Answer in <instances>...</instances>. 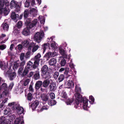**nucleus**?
Segmentation results:
<instances>
[{"label":"nucleus","mask_w":124,"mask_h":124,"mask_svg":"<svg viewBox=\"0 0 124 124\" xmlns=\"http://www.w3.org/2000/svg\"><path fill=\"white\" fill-rule=\"evenodd\" d=\"M21 4V2H18L15 0H12L10 3V8L12 9L15 8V11L19 12L20 10Z\"/></svg>","instance_id":"obj_7"},{"label":"nucleus","mask_w":124,"mask_h":124,"mask_svg":"<svg viewBox=\"0 0 124 124\" xmlns=\"http://www.w3.org/2000/svg\"><path fill=\"white\" fill-rule=\"evenodd\" d=\"M31 21V18L27 19L25 21V23L27 27L23 30L22 32V34L24 35L27 36L29 35L30 29L36 25L38 21L37 19H34L32 22Z\"/></svg>","instance_id":"obj_1"},{"label":"nucleus","mask_w":124,"mask_h":124,"mask_svg":"<svg viewBox=\"0 0 124 124\" xmlns=\"http://www.w3.org/2000/svg\"><path fill=\"white\" fill-rule=\"evenodd\" d=\"M49 44L48 43H45L43 44V53H44L45 52L46 49L49 47Z\"/></svg>","instance_id":"obj_29"},{"label":"nucleus","mask_w":124,"mask_h":124,"mask_svg":"<svg viewBox=\"0 0 124 124\" xmlns=\"http://www.w3.org/2000/svg\"><path fill=\"white\" fill-rule=\"evenodd\" d=\"M29 70L25 67L24 70L22 74V75L23 76L26 75L28 73Z\"/></svg>","instance_id":"obj_35"},{"label":"nucleus","mask_w":124,"mask_h":124,"mask_svg":"<svg viewBox=\"0 0 124 124\" xmlns=\"http://www.w3.org/2000/svg\"><path fill=\"white\" fill-rule=\"evenodd\" d=\"M39 104V101L36 100L31 105V107L32 108V110H34L37 107Z\"/></svg>","instance_id":"obj_13"},{"label":"nucleus","mask_w":124,"mask_h":124,"mask_svg":"<svg viewBox=\"0 0 124 124\" xmlns=\"http://www.w3.org/2000/svg\"><path fill=\"white\" fill-rule=\"evenodd\" d=\"M25 61H23L20 64V67H23L24 66L25 64Z\"/></svg>","instance_id":"obj_48"},{"label":"nucleus","mask_w":124,"mask_h":124,"mask_svg":"<svg viewBox=\"0 0 124 124\" xmlns=\"http://www.w3.org/2000/svg\"><path fill=\"white\" fill-rule=\"evenodd\" d=\"M18 106L17 104L13 105L12 108V110H15L17 109V108L18 107Z\"/></svg>","instance_id":"obj_47"},{"label":"nucleus","mask_w":124,"mask_h":124,"mask_svg":"<svg viewBox=\"0 0 124 124\" xmlns=\"http://www.w3.org/2000/svg\"><path fill=\"white\" fill-rule=\"evenodd\" d=\"M57 62L56 59L52 58L50 59L48 62V63L50 65L54 66L56 63Z\"/></svg>","instance_id":"obj_16"},{"label":"nucleus","mask_w":124,"mask_h":124,"mask_svg":"<svg viewBox=\"0 0 124 124\" xmlns=\"http://www.w3.org/2000/svg\"><path fill=\"white\" fill-rule=\"evenodd\" d=\"M83 100V109L85 110L87 109L88 100L86 98H83L82 99Z\"/></svg>","instance_id":"obj_12"},{"label":"nucleus","mask_w":124,"mask_h":124,"mask_svg":"<svg viewBox=\"0 0 124 124\" xmlns=\"http://www.w3.org/2000/svg\"><path fill=\"white\" fill-rule=\"evenodd\" d=\"M50 95V98L52 99H53L55 97V95L54 93H51Z\"/></svg>","instance_id":"obj_50"},{"label":"nucleus","mask_w":124,"mask_h":124,"mask_svg":"<svg viewBox=\"0 0 124 124\" xmlns=\"http://www.w3.org/2000/svg\"><path fill=\"white\" fill-rule=\"evenodd\" d=\"M76 99H74V107L76 108L80 106L82 102L83 101L82 99L83 98H86L85 97H82L80 93H76L75 94Z\"/></svg>","instance_id":"obj_2"},{"label":"nucleus","mask_w":124,"mask_h":124,"mask_svg":"<svg viewBox=\"0 0 124 124\" xmlns=\"http://www.w3.org/2000/svg\"><path fill=\"white\" fill-rule=\"evenodd\" d=\"M42 82L41 81L36 82L35 85V88L36 90H38L42 85Z\"/></svg>","instance_id":"obj_14"},{"label":"nucleus","mask_w":124,"mask_h":124,"mask_svg":"<svg viewBox=\"0 0 124 124\" xmlns=\"http://www.w3.org/2000/svg\"><path fill=\"white\" fill-rule=\"evenodd\" d=\"M75 91L76 93H80L81 92V89L79 87V85H76L75 86Z\"/></svg>","instance_id":"obj_31"},{"label":"nucleus","mask_w":124,"mask_h":124,"mask_svg":"<svg viewBox=\"0 0 124 124\" xmlns=\"http://www.w3.org/2000/svg\"><path fill=\"white\" fill-rule=\"evenodd\" d=\"M55 46L56 44L55 43H53L51 44V47L53 48Z\"/></svg>","instance_id":"obj_62"},{"label":"nucleus","mask_w":124,"mask_h":124,"mask_svg":"<svg viewBox=\"0 0 124 124\" xmlns=\"http://www.w3.org/2000/svg\"><path fill=\"white\" fill-rule=\"evenodd\" d=\"M21 118H16L14 121L15 124H19L20 123Z\"/></svg>","instance_id":"obj_40"},{"label":"nucleus","mask_w":124,"mask_h":124,"mask_svg":"<svg viewBox=\"0 0 124 124\" xmlns=\"http://www.w3.org/2000/svg\"><path fill=\"white\" fill-rule=\"evenodd\" d=\"M23 67H21L19 68L18 70V72L19 73H21L22 71L23 70Z\"/></svg>","instance_id":"obj_58"},{"label":"nucleus","mask_w":124,"mask_h":124,"mask_svg":"<svg viewBox=\"0 0 124 124\" xmlns=\"http://www.w3.org/2000/svg\"><path fill=\"white\" fill-rule=\"evenodd\" d=\"M19 15L16 14L15 12H12L11 14V17L12 19H18L19 18Z\"/></svg>","instance_id":"obj_20"},{"label":"nucleus","mask_w":124,"mask_h":124,"mask_svg":"<svg viewBox=\"0 0 124 124\" xmlns=\"http://www.w3.org/2000/svg\"><path fill=\"white\" fill-rule=\"evenodd\" d=\"M34 72L32 71L30 72V73L28 75V77L29 78L31 77L33 75H34Z\"/></svg>","instance_id":"obj_55"},{"label":"nucleus","mask_w":124,"mask_h":124,"mask_svg":"<svg viewBox=\"0 0 124 124\" xmlns=\"http://www.w3.org/2000/svg\"><path fill=\"white\" fill-rule=\"evenodd\" d=\"M33 98L32 94L31 93H29L27 95V100L30 101H31Z\"/></svg>","instance_id":"obj_32"},{"label":"nucleus","mask_w":124,"mask_h":124,"mask_svg":"<svg viewBox=\"0 0 124 124\" xmlns=\"http://www.w3.org/2000/svg\"><path fill=\"white\" fill-rule=\"evenodd\" d=\"M41 98L42 100L43 101L46 102L48 101L49 97L47 95L44 94L41 96Z\"/></svg>","instance_id":"obj_24"},{"label":"nucleus","mask_w":124,"mask_h":124,"mask_svg":"<svg viewBox=\"0 0 124 124\" xmlns=\"http://www.w3.org/2000/svg\"><path fill=\"white\" fill-rule=\"evenodd\" d=\"M16 74L15 72H11L8 73V77L10 80H12L16 77Z\"/></svg>","instance_id":"obj_15"},{"label":"nucleus","mask_w":124,"mask_h":124,"mask_svg":"<svg viewBox=\"0 0 124 124\" xmlns=\"http://www.w3.org/2000/svg\"><path fill=\"white\" fill-rule=\"evenodd\" d=\"M29 12L28 10H25L24 12L23 17L24 19H26L28 17L29 15Z\"/></svg>","instance_id":"obj_30"},{"label":"nucleus","mask_w":124,"mask_h":124,"mask_svg":"<svg viewBox=\"0 0 124 124\" xmlns=\"http://www.w3.org/2000/svg\"><path fill=\"white\" fill-rule=\"evenodd\" d=\"M11 121L9 119H5L4 116H1L0 119V124H10Z\"/></svg>","instance_id":"obj_9"},{"label":"nucleus","mask_w":124,"mask_h":124,"mask_svg":"<svg viewBox=\"0 0 124 124\" xmlns=\"http://www.w3.org/2000/svg\"><path fill=\"white\" fill-rule=\"evenodd\" d=\"M6 47V46L4 44H2L0 45V50H3Z\"/></svg>","instance_id":"obj_42"},{"label":"nucleus","mask_w":124,"mask_h":124,"mask_svg":"<svg viewBox=\"0 0 124 124\" xmlns=\"http://www.w3.org/2000/svg\"><path fill=\"white\" fill-rule=\"evenodd\" d=\"M59 52L60 54L63 56H65V52L64 50H60Z\"/></svg>","instance_id":"obj_46"},{"label":"nucleus","mask_w":124,"mask_h":124,"mask_svg":"<svg viewBox=\"0 0 124 124\" xmlns=\"http://www.w3.org/2000/svg\"><path fill=\"white\" fill-rule=\"evenodd\" d=\"M59 75V73L58 72L56 71L54 72V77L56 78H57L58 77Z\"/></svg>","instance_id":"obj_57"},{"label":"nucleus","mask_w":124,"mask_h":124,"mask_svg":"<svg viewBox=\"0 0 124 124\" xmlns=\"http://www.w3.org/2000/svg\"><path fill=\"white\" fill-rule=\"evenodd\" d=\"M25 56V54L23 53H21L20 56V60L21 61H23L24 60Z\"/></svg>","instance_id":"obj_44"},{"label":"nucleus","mask_w":124,"mask_h":124,"mask_svg":"<svg viewBox=\"0 0 124 124\" xmlns=\"http://www.w3.org/2000/svg\"><path fill=\"white\" fill-rule=\"evenodd\" d=\"M74 86V84L72 81H69L68 84L66 85V88H73Z\"/></svg>","instance_id":"obj_18"},{"label":"nucleus","mask_w":124,"mask_h":124,"mask_svg":"<svg viewBox=\"0 0 124 124\" xmlns=\"http://www.w3.org/2000/svg\"><path fill=\"white\" fill-rule=\"evenodd\" d=\"M14 46V44H12L11 45L10 48V49L11 50V51L12 50Z\"/></svg>","instance_id":"obj_64"},{"label":"nucleus","mask_w":124,"mask_h":124,"mask_svg":"<svg viewBox=\"0 0 124 124\" xmlns=\"http://www.w3.org/2000/svg\"><path fill=\"white\" fill-rule=\"evenodd\" d=\"M29 91L30 92H31L32 93L33 91V89L32 87V85H30L29 87Z\"/></svg>","instance_id":"obj_51"},{"label":"nucleus","mask_w":124,"mask_h":124,"mask_svg":"<svg viewBox=\"0 0 124 124\" xmlns=\"http://www.w3.org/2000/svg\"><path fill=\"white\" fill-rule=\"evenodd\" d=\"M8 86L7 84L5 83H3L0 86V90H8Z\"/></svg>","instance_id":"obj_21"},{"label":"nucleus","mask_w":124,"mask_h":124,"mask_svg":"<svg viewBox=\"0 0 124 124\" xmlns=\"http://www.w3.org/2000/svg\"><path fill=\"white\" fill-rule=\"evenodd\" d=\"M48 71V67L46 65H44L41 68V75L43 78L48 79L51 78L50 73Z\"/></svg>","instance_id":"obj_3"},{"label":"nucleus","mask_w":124,"mask_h":124,"mask_svg":"<svg viewBox=\"0 0 124 124\" xmlns=\"http://www.w3.org/2000/svg\"><path fill=\"white\" fill-rule=\"evenodd\" d=\"M89 100H91L93 103L94 102V97L92 95L90 96L89 97Z\"/></svg>","instance_id":"obj_53"},{"label":"nucleus","mask_w":124,"mask_h":124,"mask_svg":"<svg viewBox=\"0 0 124 124\" xmlns=\"http://www.w3.org/2000/svg\"><path fill=\"white\" fill-rule=\"evenodd\" d=\"M9 26L8 24L7 23L4 22L1 24L0 28L3 29V30L6 31H8L9 29Z\"/></svg>","instance_id":"obj_11"},{"label":"nucleus","mask_w":124,"mask_h":124,"mask_svg":"<svg viewBox=\"0 0 124 124\" xmlns=\"http://www.w3.org/2000/svg\"><path fill=\"white\" fill-rule=\"evenodd\" d=\"M39 46L36 45V43H35L33 42L30 43L29 47L28 48V51L27 52L26 54L27 55H29L31 53V50L32 48V52L34 53L38 49Z\"/></svg>","instance_id":"obj_5"},{"label":"nucleus","mask_w":124,"mask_h":124,"mask_svg":"<svg viewBox=\"0 0 124 124\" xmlns=\"http://www.w3.org/2000/svg\"><path fill=\"white\" fill-rule=\"evenodd\" d=\"M29 82V79H26L23 83V85L24 86H27Z\"/></svg>","instance_id":"obj_45"},{"label":"nucleus","mask_w":124,"mask_h":124,"mask_svg":"<svg viewBox=\"0 0 124 124\" xmlns=\"http://www.w3.org/2000/svg\"><path fill=\"white\" fill-rule=\"evenodd\" d=\"M25 7H28L30 5V2L28 1L27 0L26 1L25 3Z\"/></svg>","instance_id":"obj_52"},{"label":"nucleus","mask_w":124,"mask_h":124,"mask_svg":"<svg viewBox=\"0 0 124 124\" xmlns=\"http://www.w3.org/2000/svg\"><path fill=\"white\" fill-rule=\"evenodd\" d=\"M49 107L48 106H44L42 107L39 112H42L44 110H47L48 109Z\"/></svg>","instance_id":"obj_38"},{"label":"nucleus","mask_w":124,"mask_h":124,"mask_svg":"<svg viewBox=\"0 0 124 124\" xmlns=\"http://www.w3.org/2000/svg\"><path fill=\"white\" fill-rule=\"evenodd\" d=\"M63 71H64V74L66 75V78H68L71 76L68 74L69 71V68L66 67L65 68H62L60 69L59 71L60 72H62Z\"/></svg>","instance_id":"obj_10"},{"label":"nucleus","mask_w":124,"mask_h":124,"mask_svg":"<svg viewBox=\"0 0 124 124\" xmlns=\"http://www.w3.org/2000/svg\"><path fill=\"white\" fill-rule=\"evenodd\" d=\"M15 103V102H13L12 103H8V105L9 106H10L12 105L13 106L14 105Z\"/></svg>","instance_id":"obj_60"},{"label":"nucleus","mask_w":124,"mask_h":124,"mask_svg":"<svg viewBox=\"0 0 124 124\" xmlns=\"http://www.w3.org/2000/svg\"><path fill=\"white\" fill-rule=\"evenodd\" d=\"M74 100L73 99L69 98L67 100L66 102L67 105H70L73 102L74 103Z\"/></svg>","instance_id":"obj_36"},{"label":"nucleus","mask_w":124,"mask_h":124,"mask_svg":"<svg viewBox=\"0 0 124 124\" xmlns=\"http://www.w3.org/2000/svg\"><path fill=\"white\" fill-rule=\"evenodd\" d=\"M66 63V61L64 59H62L61 60L60 63L61 65V66H64Z\"/></svg>","instance_id":"obj_37"},{"label":"nucleus","mask_w":124,"mask_h":124,"mask_svg":"<svg viewBox=\"0 0 124 124\" xmlns=\"http://www.w3.org/2000/svg\"><path fill=\"white\" fill-rule=\"evenodd\" d=\"M17 110V112L18 114H21L24 112V109L22 107H18Z\"/></svg>","instance_id":"obj_28"},{"label":"nucleus","mask_w":124,"mask_h":124,"mask_svg":"<svg viewBox=\"0 0 124 124\" xmlns=\"http://www.w3.org/2000/svg\"><path fill=\"white\" fill-rule=\"evenodd\" d=\"M31 5L32 6H33L35 4V1L34 0H31Z\"/></svg>","instance_id":"obj_59"},{"label":"nucleus","mask_w":124,"mask_h":124,"mask_svg":"<svg viewBox=\"0 0 124 124\" xmlns=\"http://www.w3.org/2000/svg\"><path fill=\"white\" fill-rule=\"evenodd\" d=\"M19 63H16L14 64V66L13 67V69H16L19 66Z\"/></svg>","instance_id":"obj_49"},{"label":"nucleus","mask_w":124,"mask_h":124,"mask_svg":"<svg viewBox=\"0 0 124 124\" xmlns=\"http://www.w3.org/2000/svg\"><path fill=\"white\" fill-rule=\"evenodd\" d=\"M36 11V9L34 8H32L30 10V14H31L33 13H35Z\"/></svg>","instance_id":"obj_54"},{"label":"nucleus","mask_w":124,"mask_h":124,"mask_svg":"<svg viewBox=\"0 0 124 124\" xmlns=\"http://www.w3.org/2000/svg\"><path fill=\"white\" fill-rule=\"evenodd\" d=\"M41 55L39 53H38L35 56L34 59V61H37L39 63V64L40 60L39 58L41 57Z\"/></svg>","instance_id":"obj_23"},{"label":"nucleus","mask_w":124,"mask_h":124,"mask_svg":"<svg viewBox=\"0 0 124 124\" xmlns=\"http://www.w3.org/2000/svg\"><path fill=\"white\" fill-rule=\"evenodd\" d=\"M17 46L18 47V49L19 50H20L22 49L23 46L22 44H19Z\"/></svg>","instance_id":"obj_56"},{"label":"nucleus","mask_w":124,"mask_h":124,"mask_svg":"<svg viewBox=\"0 0 124 124\" xmlns=\"http://www.w3.org/2000/svg\"><path fill=\"white\" fill-rule=\"evenodd\" d=\"M33 77L35 80H37L39 78L40 76L39 72L38 71H36L34 72Z\"/></svg>","instance_id":"obj_22"},{"label":"nucleus","mask_w":124,"mask_h":124,"mask_svg":"<svg viewBox=\"0 0 124 124\" xmlns=\"http://www.w3.org/2000/svg\"><path fill=\"white\" fill-rule=\"evenodd\" d=\"M9 2L8 1H5V4L6 6H9Z\"/></svg>","instance_id":"obj_63"},{"label":"nucleus","mask_w":124,"mask_h":124,"mask_svg":"<svg viewBox=\"0 0 124 124\" xmlns=\"http://www.w3.org/2000/svg\"><path fill=\"white\" fill-rule=\"evenodd\" d=\"M22 26V22L21 21H19L17 23V27L18 28H21Z\"/></svg>","instance_id":"obj_39"},{"label":"nucleus","mask_w":124,"mask_h":124,"mask_svg":"<svg viewBox=\"0 0 124 124\" xmlns=\"http://www.w3.org/2000/svg\"><path fill=\"white\" fill-rule=\"evenodd\" d=\"M3 97H5V96H7L9 94V91L8 90H5L2 93Z\"/></svg>","instance_id":"obj_41"},{"label":"nucleus","mask_w":124,"mask_h":124,"mask_svg":"<svg viewBox=\"0 0 124 124\" xmlns=\"http://www.w3.org/2000/svg\"><path fill=\"white\" fill-rule=\"evenodd\" d=\"M0 67L2 70H6L8 67L6 64L4 63L3 64L1 61H0Z\"/></svg>","instance_id":"obj_26"},{"label":"nucleus","mask_w":124,"mask_h":124,"mask_svg":"<svg viewBox=\"0 0 124 124\" xmlns=\"http://www.w3.org/2000/svg\"><path fill=\"white\" fill-rule=\"evenodd\" d=\"M22 44L24 47L27 48L28 46H29L30 43V42L29 41L25 40L22 42Z\"/></svg>","instance_id":"obj_25"},{"label":"nucleus","mask_w":124,"mask_h":124,"mask_svg":"<svg viewBox=\"0 0 124 124\" xmlns=\"http://www.w3.org/2000/svg\"><path fill=\"white\" fill-rule=\"evenodd\" d=\"M56 103V101L54 100H50L48 102V104L49 105L52 106L55 105Z\"/></svg>","instance_id":"obj_27"},{"label":"nucleus","mask_w":124,"mask_h":124,"mask_svg":"<svg viewBox=\"0 0 124 124\" xmlns=\"http://www.w3.org/2000/svg\"><path fill=\"white\" fill-rule=\"evenodd\" d=\"M52 53L51 52H49L46 53L45 55V57L47 58H48L50 57L54 56V54L53 53L52 55H51Z\"/></svg>","instance_id":"obj_34"},{"label":"nucleus","mask_w":124,"mask_h":124,"mask_svg":"<svg viewBox=\"0 0 124 124\" xmlns=\"http://www.w3.org/2000/svg\"><path fill=\"white\" fill-rule=\"evenodd\" d=\"M37 61H34L33 63L31 61H29L27 63V65L25 67L29 70H34L38 67L39 65Z\"/></svg>","instance_id":"obj_6"},{"label":"nucleus","mask_w":124,"mask_h":124,"mask_svg":"<svg viewBox=\"0 0 124 124\" xmlns=\"http://www.w3.org/2000/svg\"><path fill=\"white\" fill-rule=\"evenodd\" d=\"M49 87L51 91H54L56 89V84L54 82H52L50 84Z\"/></svg>","instance_id":"obj_17"},{"label":"nucleus","mask_w":124,"mask_h":124,"mask_svg":"<svg viewBox=\"0 0 124 124\" xmlns=\"http://www.w3.org/2000/svg\"><path fill=\"white\" fill-rule=\"evenodd\" d=\"M4 0H0V14L3 13L5 16L7 15L10 12V9L5 7Z\"/></svg>","instance_id":"obj_4"},{"label":"nucleus","mask_w":124,"mask_h":124,"mask_svg":"<svg viewBox=\"0 0 124 124\" xmlns=\"http://www.w3.org/2000/svg\"><path fill=\"white\" fill-rule=\"evenodd\" d=\"M64 76L63 74H60L58 78V80L59 82L62 81L64 79Z\"/></svg>","instance_id":"obj_33"},{"label":"nucleus","mask_w":124,"mask_h":124,"mask_svg":"<svg viewBox=\"0 0 124 124\" xmlns=\"http://www.w3.org/2000/svg\"><path fill=\"white\" fill-rule=\"evenodd\" d=\"M44 36V34L43 31L41 33L37 32L34 36V40L39 43L41 42Z\"/></svg>","instance_id":"obj_8"},{"label":"nucleus","mask_w":124,"mask_h":124,"mask_svg":"<svg viewBox=\"0 0 124 124\" xmlns=\"http://www.w3.org/2000/svg\"><path fill=\"white\" fill-rule=\"evenodd\" d=\"M5 103V102H4L2 101V102H1L0 104V108H2L3 106L4 105Z\"/></svg>","instance_id":"obj_61"},{"label":"nucleus","mask_w":124,"mask_h":124,"mask_svg":"<svg viewBox=\"0 0 124 124\" xmlns=\"http://www.w3.org/2000/svg\"><path fill=\"white\" fill-rule=\"evenodd\" d=\"M14 85V84L13 82H12L10 83L9 86L8 87V91L11 90L12 89Z\"/></svg>","instance_id":"obj_43"},{"label":"nucleus","mask_w":124,"mask_h":124,"mask_svg":"<svg viewBox=\"0 0 124 124\" xmlns=\"http://www.w3.org/2000/svg\"><path fill=\"white\" fill-rule=\"evenodd\" d=\"M50 81L48 79H46L44 80L43 82H42L43 86L45 88H47L49 85Z\"/></svg>","instance_id":"obj_19"}]
</instances>
